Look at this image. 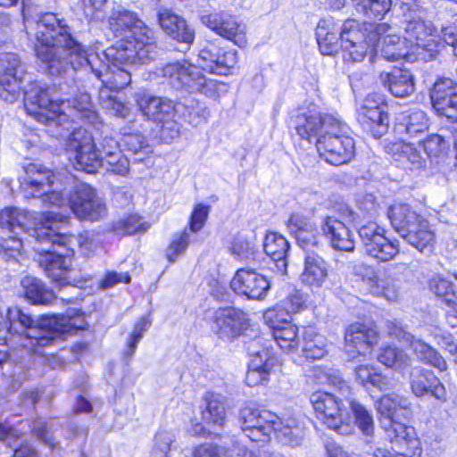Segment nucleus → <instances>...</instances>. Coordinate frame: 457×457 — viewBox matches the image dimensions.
<instances>
[{"instance_id": "56", "label": "nucleus", "mask_w": 457, "mask_h": 457, "mask_svg": "<svg viewBox=\"0 0 457 457\" xmlns=\"http://www.w3.org/2000/svg\"><path fill=\"white\" fill-rule=\"evenodd\" d=\"M99 96L104 107L113 115L120 118L129 116L130 112L129 107L116 96H110L106 89H100Z\"/></svg>"}, {"instance_id": "50", "label": "nucleus", "mask_w": 457, "mask_h": 457, "mask_svg": "<svg viewBox=\"0 0 457 457\" xmlns=\"http://www.w3.org/2000/svg\"><path fill=\"white\" fill-rule=\"evenodd\" d=\"M23 240L19 235L2 237L0 241V257L6 262L16 261L21 254Z\"/></svg>"}, {"instance_id": "23", "label": "nucleus", "mask_w": 457, "mask_h": 457, "mask_svg": "<svg viewBox=\"0 0 457 457\" xmlns=\"http://www.w3.org/2000/svg\"><path fill=\"white\" fill-rule=\"evenodd\" d=\"M388 333L390 336L396 337L401 342L409 343L414 354L420 361L433 366L440 371L446 370L447 365L445 361L436 349L424 341L415 338L412 335L406 332L401 326H398L395 323H391L388 326Z\"/></svg>"}, {"instance_id": "14", "label": "nucleus", "mask_w": 457, "mask_h": 457, "mask_svg": "<svg viewBox=\"0 0 457 457\" xmlns=\"http://www.w3.org/2000/svg\"><path fill=\"white\" fill-rule=\"evenodd\" d=\"M370 40H374L375 54H380L387 61H398L400 59L412 60L413 54L410 50L409 44L397 33V29L387 23L373 24L370 29Z\"/></svg>"}, {"instance_id": "9", "label": "nucleus", "mask_w": 457, "mask_h": 457, "mask_svg": "<svg viewBox=\"0 0 457 457\" xmlns=\"http://www.w3.org/2000/svg\"><path fill=\"white\" fill-rule=\"evenodd\" d=\"M157 75L177 90L200 93L213 100H218L228 91L226 83L207 79L197 66L186 60L165 64L158 69Z\"/></svg>"}, {"instance_id": "46", "label": "nucleus", "mask_w": 457, "mask_h": 457, "mask_svg": "<svg viewBox=\"0 0 457 457\" xmlns=\"http://www.w3.org/2000/svg\"><path fill=\"white\" fill-rule=\"evenodd\" d=\"M272 336L280 349L285 352H293L299 347L298 328L292 322L272 330Z\"/></svg>"}, {"instance_id": "32", "label": "nucleus", "mask_w": 457, "mask_h": 457, "mask_svg": "<svg viewBox=\"0 0 457 457\" xmlns=\"http://www.w3.org/2000/svg\"><path fill=\"white\" fill-rule=\"evenodd\" d=\"M24 170L21 187L27 198L37 197L41 192L46 191V187L54 183L55 178L52 170L37 163H29Z\"/></svg>"}, {"instance_id": "11", "label": "nucleus", "mask_w": 457, "mask_h": 457, "mask_svg": "<svg viewBox=\"0 0 457 457\" xmlns=\"http://www.w3.org/2000/svg\"><path fill=\"white\" fill-rule=\"evenodd\" d=\"M402 28L415 58L431 61L443 48L441 33L433 21L419 14H410L403 21Z\"/></svg>"}, {"instance_id": "2", "label": "nucleus", "mask_w": 457, "mask_h": 457, "mask_svg": "<svg viewBox=\"0 0 457 457\" xmlns=\"http://www.w3.org/2000/svg\"><path fill=\"white\" fill-rule=\"evenodd\" d=\"M3 323L6 324L8 337L19 336L21 345L37 353L61 336L85 330L88 326L85 314L78 309H68L64 314L43 316L35 321L18 306L8 308L6 320L3 318Z\"/></svg>"}, {"instance_id": "49", "label": "nucleus", "mask_w": 457, "mask_h": 457, "mask_svg": "<svg viewBox=\"0 0 457 457\" xmlns=\"http://www.w3.org/2000/svg\"><path fill=\"white\" fill-rule=\"evenodd\" d=\"M147 228L148 225L143 222L141 218L136 214L122 218L112 225V231L119 237L143 233Z\"/></svg>"}, {"instance_id": "55", "label": "nucleus", "mask_w": 457, "mask_h": 457, "mask_svg": "<svg viewBox=\"0 0 457 457\" xmlns=\"http://www.w3.org/2000/svg\"><path fill=\"white\" fill-rule=\"evenodd\" d=\"M264 322L272 329L280 328L291 321V314L282 306L268 309L263 313Z\"/></svg>"}, {"instance_id": "4", "label": "nucleus", "mask_w": 457, "mask_h": 457, "mask_svg": "<svg viewBox=\"0 0 457 457\" xmlns=\"http://www.w3.org/2000/svg\"><path fill=\"white\" fill-rule=\"evenodd\" d=\"M67 222L68 217L61 213L42 216V226L34 229L37 240L33 248L38 255L40 267L53 281L60 286H78L79 281L71 269L73 250L69 245L71 237L61 231Z\"/></svg>"}, {"instance_id": "24", "label": "nucleus", "mask_w": 457, "mask_h": 457, "mask_svg": "<svg viewBox=\"0 0 457 457\" xmlns=\"http://www.w3.org/2000/svg\"><path fill=\"white\" fill-rule=\"evenodd\" d=\"M378 339L375 328L361 322H354L345 329V351L351 358L365 355L372 350Z\"/></svg>"}, {"instance_id": "64", "label": "nucleus", "mask_w": 457, "mask_h": 457, "mask_svg": "<svg viewBox=\"0 0 457 457\" xmlns=\"http://www.w3.org/2000/svg\"><path fill=\"white\" fill-rule=\"evenodd\" d=\"M130 277L127 272L107 271L99 282V287L109 289L120 283H129Z\"/></svg>"}, {"instance_id": "42", "label": "nucleus", "mask_w": 457, "mask_h": 457, "mask_svg": "<svg viewBox=\"0 0 457 457\" xmlns=\"http://www.w3.org/2000/svg\"><path fill=\"white\" fill-rule=\"evenodd\" d=\"M396 129L398 132H405L411 137L423 133L428 129V120L426 113L420 110L403 112L398 117Z\"/></svg>"}, {"instance_id": "61", "label": "nucleus", "mask_w": 457, "mask_h": 457, "mask_svg": "<svg viewBox=\"0 0 457 457\" xmlns=\"http://www.w3.org/2000/svg\"><path fill=\"white\" fill-rule=\"evenodd\" d=\"M294 237L303 249L318 245L320 236L315 222L312 221L305 230L299 232Z\"/></svg>"}, {"instance_id": "13", "label": "nucleus", "mask_w": 457, "mask_h": 457, "mask_svg": "<svg viewBox=\"0 0 457 457\" xmlns=\"http://www.w3.org/2000/svg\"><path fill=\"white\" fill-rule=\"evenodd\" d=\"M348 130V126L340 120L339 129L326 130V134L317 139L319 154L328 163L338 166L353 158L355 144Z\"/></svg>"}, {"instance_id": "8", "label": "nucleus", "mask_w": 457, "mask_h": 457, "mask_svg": "<svg viewBox=\"0 0 457 457\" xmlns=\"http://www.w3.org/2000/svg\"><path fill=\"white\" fill-rule=\"evenodd\" d=\"M65 150L74 168L87 173H96L105 167L107 171L123 176L129 169V162L121 150L103 157L96 150L92 134L81 128L69 136Z\"/></svg>"}, {"instance_id": "47", "label": "nucleus", "mask_w": 457, "mask_h": 457, "mask_svg": "<svg viewBox=\"0 0 457 457\" xmlns=\"http://www.w3.org/2000/svg\"><path fill=\"white\" fill-rule=\"evenodd\" d=\"M378 360L383 365L402 371L410 364L411 358L402 349L395 346L381 348Z\"/></svg>"}, {"instance_id": "29", "label": "nucleus", "mask_w": 457, "mask_h": 457, "mask_svg": "<svg viewBox=\"0 0 457 457\" xmlns=\"http://www.w3.org/2000/svg\"><path fill=\"white\" fill-rule=\"evenodd\" d=\"M135 101L143 115L154 122L175 116L173 102L168 98L155 96L142 91L135 95Z\"/></svg>"}, {"instance_id": "28", "label": "nucleus", "mask_w": 457, "mask_h": 457, "mask_svg": "<svg viewBox=\"0 0 457 457\" xmlns=\"http://www.w3.org/2000/svg\"><path fill=\"white\" fill-rule=\"evenodd\" d=\"M237 63V53L218 47L200 51L198 65L202 70L217 75H227Z\"/></svg>"}, {"instance_id": "35", "label": "nucleus", "mask_w": 457, "mask_h": 457, "mask_svg": "<svg viewBox=\"0 0 457 457\" xmlns=\"http://www.w3.org/2000/svg\"><path fill=\"white\" fill-rule=\"evenodd\" d=\"M158 21L162 30L171 38L191 44L195 38V33L186 21L180 16L164 9L158 13Z\"/></svg>"}, {"instance_id": "6", "label": "nucleus", "mask_w": 457, "mask_h": 457, "mask_svg": "<svg viewBox=\"0 0 457 457\" xmlns=\"http://www.w3.org/2000/svg\"><path fill=\"white\" fill-rule=\"evenodd\" d=\"M310 402L316 417L337 433L352 435L356 425L363 435L373 434V417L362 404L320 390L311 395Z\"/></svg>"}, {"instance_id": "27", "label": "nucleus", "mask_w": 457, "mask_h": 457, "mask_svg": "<svg viewBox=\"0 0 457 457\" xmlns=\"http://www.w3.org/2000/svg\"><path fill=\"white\" fill-rule=\"evenodd\" d=\"M354 272L361 278L370 294L383 296L390 302L399 299V290L394 278L379 277L372 267L363 263L356 265Z\"/></svg>"}, {"instance_id": "62", "label": "nucleus", "mask_w": 457, "mask_h": 457, "mask_svg": "<svg viewBox=\"0 0 457 457\" xmlns=\"http://www.w3.org/2000/svg\"><path fill=\"white\" fill-rule=\"evenodd\" d=\"M156 123L161 124L160 137L164 143H170L179 137L180 126L176 120H174V117L165 118L162 121Z\"/></svg>"}, {"instance_id": "31", "label": "nucleus", "mask_w": 457, "mask_h": 457, "mask_svg": "<svg viewBox=\"0 0 457 457\" xmlns=\"http://www.w3.org/2000/svg\"><path fill=\"white\" fill-rule=\"evenodd\" d=\"M259 342L254 340L248 347L252 354V359L245 376V381L249 386H255L266 382L276 361L275 358L270 355L268 349L254 352L253 348Z\"/></svg>"}, {"instance_id": "57", "label": "nucleus", "mask_w": 457, "mask_h": 457, "mask_svg": "<svg viewBox=\"0 0 457 457\" xmlns=\"http://www.w3.org/2000/svg\"><path fill=\"white\" fill-rule=\"evenodd\" d=\"M150 325L151 320L146 317L140 318L135 324L134 330L128 343V349L124 353L126 357L131 358L133 356L138 342L143 337L144 333L149 328Z\"/></svg>"}, {"instance_id": "21", "label": "nucleus", "mask_w": 457, "mask_h": 457, "mask_svg": "<svg viewBox=\"0 0 457 457\" xmlns=\"http://www.w3.org/2000/svg\"><path fill=\"white\" fill-rule=\"evenodd\" d=\"M231 288L248 299L262 300L270 288L267 278L253 269H239L233 277Z\"/></svg>"}, {"instance_id": "30", "label": "nucleus", "mask_w": 457, "mask_h": 457, "mask_svg": "<svg viewBox=\"0 0 457 457\" xmlns=\"http://www.w3.org/2000/svg\"><path fill=\"white\" fill-rule=\"evenodd\" d=\"M410 386L411 392L418 397L430 394L438 400H445V388L431 370L421 367L413 368L410 373Z\"/></svg>"}, {"instance_id": "7", "label": "nucleus", "mask_w": 457, "mask_h": 457, "mask_svg": "<svg viewBox=\"0 0 457 457\" xmlns=\"http://www.w3.org/2000/svg\"><path fill=\"white\" fill-rule=\"evenodd\" d=\"M244 434L253 442H267L272 435L283 445L297 446L303 437V427L299 416L286 414L278 417L267 411L245 406L239 411Z\"/></svg>"}, {"instance_id": "3", "label": "nucleus", "mask_w": 457, "mask_h": 457, "mask_svg": "<svg viewBox=\"0 0 457 457\" xmlns=\"http://www.w3.org/2000/svg\"><path fill=\"white\" fill-rule=\"evenodd\" d=\"M24 108L38 122L66 130L75 117L91 124L98 121L88 94L80 93L71 103L59 97L54 87L38 82L32 83L25 91Z\"/></svg>"}, {"instance_id": "33", "label": "nucleus", "mask_w": 457, "mask_h": 457, "mask_svg": "<svg viewBox=\"0 0 457 457\" xmlns=\"http://www.w3.org/2000/svg\"><path fill=\"white\" fill-rule=\"evenodd\" d=\"M205 409L202 412V420L209 429L221 430L227 423L226 397L213 392L204 396Z\"/></svg>"}, {"instance_id": "15", "label": "nucleus", "mask_w": 457, "mask_h": 457, "mask_svg": "<svg viewBox=\"0 0 457 457\" xmlns=\"http://www.w3.org/2000/svg\"><path fill=\"white\" fill-rule=\"evenodd\" d=\"M297 134L305 140L312 141L326 134V130L339 129L340 120L328 113L321 112L314 104L306 110H300L295 120Z\"/></svg>"}, {"instance_id": "53", "label": "nucleus", "mask_w": 457, "mask_h": 457, "mask_svg": "<svg viewBox=\"0 0 457 457\" xmlns=\"http://www.w3.org/2000/svg\"><path fill=\"white\" fill-rule=\"evenodd\" d=\"M430 290L438 297H442L447 305L453 304L456 300V295L453 290V286L449 280L436 276L429 283Z\"/></svg>"}, {"instance_id": "43", "label": "nucleus", "mask_w": 457, "mask_h": 457, "mask_svg": "<svg viewBox=\"0 0 457 457\" xmlns=\"http://www.w3.org/2000/svg\"><path fill=\"white\" fill-rule=\"evenodd\" d=\"M21 284L24 297L33 304H50L55 298L54 292L37 278L27 276Z\"/></svg>"}, {"instance_id": "19", "label": "nucleus", "mask_w": 457, "mask_h": 457, "mask_svg": "<svg viewBox=\"0 0 457 457\" xmlns=\"http://www.w3.org/2000/svg\"><path fill=\"white\" fill-rule=\"evenodd\" d=\"M248 326L246 314L232 307L218 309L212 318V331L225 341H232L240 337Z\"/></svg>"}, {"instance_id": "36", "label": "nucleus", "mask_w": 457, "mask_h": 457, "mask_svg": "<svg viewBox=\"0 0 457 457\" xmlns=\"http://www.w3.org/2000/svg\"><path fill=\"white\" fill-rule=\"evenodd\" d=\"M380 80L395 97H406L415 89L413 75L408 70L394 68L391 71L381 72Z\"/></svg>"}, {"instance_id": "48", "label": "nucleus", "mask_w": 457, "mask_h": 457, "mask_svg": "<svg viewBox=\"0 0 457 457\" xmlns=\"http://www.w3.org/2000/svg\"><path fill=\"white\" fill-rule=\"evenodd\" d=\"M356 12L367 18H382L391 8V0H351Z\"/></svg>"}, {"instance_id": "59", "label": "nucleus", "mask_w": 457, "mask_h": 457, "mask_svg": "<svg viewBox=\"0 0 457 457\" xmlns=\"http://www.w3.org/2000/svg\"><path fill=\"white\" fill-rule=\"evenodd\" d=\"M232 253L238 258L245 261H255L259 254L254 244L244 238H237L234 241Z\"/></svg>"}, {"instance_id": "37", "label": "nucleus", "mask_w": 457, "mask_h": 457, "mask_svg": "<svg viewBox=\"0 0 457 457\" xmlns=\"http://www.w3.org/2000/svg\"><path fill=\"white\" fill-rule=\"evenodd\" d=\"M375 407L382 428L406 417L408 411L407 401L398 395H383L376 402Z\"/></svg>"}, {"instance_id": "12", "label": "nucleus", "mask_w": 457, "mask_h": 457, "mask_svg": "<svg viewBox=\"0 0 457 457\" xmlns=\"http://www.w3.org/2000/svg\"><path fill=\"white\" fill-rule=\"evenodd\" d=\"M373 24L361 23L356 20H346L341 27L340 47L343 58L347 62H359L366 56L375 55L374 40L370 39Z\"/></svg>"}, {"instance_id": "26", "label": "nucleus", "mask_w": 457, "mask_h": 457, "mask_svg": "<svg viewBox=\"0 0 457 457\" xmlns=\"http://www.w3.org/2000/svg\"><path fill=\"white\" fill-rule=\"evenodd\" d=\"M320 229L333 249L343 252L354 250L355 241L353 231L336 215L323 217Z\"/></svg>"}, {"instance_id": "45", "label": "nucleus", "mask_w": 457, "mask_h": 457, "mask_svg": "<svg viewBox=\"0 0 457 457\" xmlns=\"http://www.w3.org/2000/svg\"><path fill=\"white\" fill-rule=\"evenodd\" d=\"M303 353L306 359H320L327 353V339L316 332L313 328H307L303 332Z\"/></svg>"}, {"instance_id": "34", "label": "nucleus", "mask_w": 457, "mask_h": 457, "mask_svg": "<svg viewBox=\"0 0 457 457\" xmlns=\"http://www.w3.org/2000/svg\"><path fill=\"white\" fill-rule=\"evenodd\" d=\"M328 277V267L321 256L309 253L303 260V270L300 274L302 284L311 289H319Z\"/></svg>"}, {"instance_id": "25", "label": "nucleus", "mask_w": 457, "mask_h": 457, "mask_svg": "<svg viewBox=\"0 0 457 457\" xmlns=\"http://www.w3.org/2000/svg\"><path fill=\"white\" fill-rule=\"evenodd\" d=\"M429 96L438 115L451 120L457 118V84L452 79L442 78L436 80Z\"/></svg>"}, {"instance_id": "18", "label": "nucleus", "mask_w": 457, "mask_h": 457, "mask_svg": "<svg viewBox=\"0 0 457 457\" xmlns=\"http://www.w3.org/2000/svg\"><path fill=\"white\" fill-rule=\"evenodd\" d=\"M201 21L217 35L232 41L239 47L246 46V25L237 17L225 12H211L202 14Z\"/></svg>"}, {"instance_id": "16", "label": "nucleus", "mask_w": 457, "mask_h": 457, "mask_svg": "<svg viewBox=\"0 0 457 457\" xmlns=\"http://www.w3.org/2000/svg\"><path fill=\"white\" fill-rule=\"evenodd\" d=\"M68 204L79 220H98L106 212L105 204L98 197L96 191L86 183H79L74 187Z\"/></svg>"}, {"instance_id": "22", "label": "nucleus", "mask_w": 457, "mask_h": 457, "mask_svg": "<svg viewBox=\"0 0 457 457\" xmlns=\"http://www.w3.org/2000/svg\"><path fill=\"white\" fill-rule=\"evenodd\" d=\"M50 213L54 212H46L40 213L37 217L32 218L24 210L16 207H5L0 212V228L15 235L20 234L16 231L19 229L28 234L31 240L36 241L37 235L34 229L42 226V216Z\"/></svg>"}, {"instance_id": "20", "label": "nucleus", "mask_w": 457, "mask_h": 457, "mask_svg": "<svg viewBox=\"0 0 457 457\" xmlns=\"http://www.w3.org/2000/svg\"><path fill=\"white\" fill-rule=\"evenodd\" d=\"M3 62L5 66L0 71V98L12 104L21 96L25 71L15 54H6Z\"/></svg>"}, {"instance_id": "63", "label": "nucleus", "mask_w": 457, "mask_h": 457, "mask_svg": "<svg viewBox=\"0 0 457 457\" xmlns=\"http://www.w3.org/2000/svg\"><path fill=\"white\" fill-rule=\"evenodd\" d=\"M312 219L302 212L292 213L287 220V228L290 234L295 237L299 232L305 230L312 222Z\"/></svg>"}, {"instance_id": "60", "label": "nucleus", "mask_w": 457, "mask_h": 457, "mask_svg": "<svg viewBox=\"0 0 457 457\" xmlns=\"http://www.w3.org/2000/svg\"><path fill=\"white\" fill-rule=\"evenodd\" d=\"M210 206L203 204H196L189 219V231L196 233L200 231L208 218Z\"/></svg>"}, {"instance_id": "10", "label": "nucleus", "mask_w": 457, "mask_h": 457, "mask_svg": "<svg viewBox=\"0 0 457 457\" xmlns=\"http://www.w3.org/2000/svg\"><path fill=\"white\" fill-rule=\"evenodd\" d=\"M387 216L394 229L419 251L422 252L435 243L436 234L429 221L410 204H392Z\"/></svg>"}, {"instance_id": "39", "label": "nucleus", "mask_w": 457, "mask_h": 457, "mask_svg": "<svg viewBox=\"0 0 457 457\" xmlns=\"http://www.w3.org/2000/svg\"><path fill=\"white\" fill-rule=\"evenodd\" d=\"M338 24L332 18L319 21L316 28V38L320 51L324 55H332L338 50L340 40Z\"/></svg>"}, {"instance_id": "54", "label": "nucleus", "mask_w": 457, "mask_h": 457, "mask_svg": "<svg viewBox=\"0 0 457 457\" xmlns=\"http://www.w3.org/2000/svg\"><path fill=\"white\" fill-rule=\"evenodd\" d=\"M175 441V436L171 431L159 430L154 439L152 450L153 457H168L172 443Z\"/></svg>"}, {"instance_id": "5", "label": "nucleus", "mask_w": 457, "mask_h": 457, "mask_svg": "<svg viewBox=\"0 0 457 457\" xmlns=\"http://www.w3.org/2000/svg\"><path fill=\"white\" fill-rule=\"evenodd\" d=\"M108 28L115 37L120 39L103 52L105 58L112 62H150L155 58L154 32L136 12L121 5L113 7L108 16Z\"/></svg>"}, {"instance_id": "51", "label": "nucleus", "mask_w": 457, "mask_h": 457, "mask_svg": "<svg viewBox=\"0 0 457 457\" xmlns=\"http://www.w3.org/2000/svg\"><path fill=\"white\" fill-rule=\"evenodd\" d=\"M190 243V233L185 229L181 233L173 236L166 249V258L170 262H174L183 255Z\"/></svg>"}, {"instance_id": "44", "label": "nucleus", "mask_w": 457, "mask_h": 457, "mask_svg": "<svg viewBox=\"0 0 457 457\" xmlns=\"http://www.w3.org/2000/svg\"><path fill=\"white\" fill-rule=\"evenodd\" d=\"M359 119L362 126L369 130L374 137L378 138L387 131L389 123L387 109L359 112Z\"/></svg>"}, {"instance_id": "58", "label": "nucleus", "mask_w": 457, "mask_h": 457, "mask_svg": "<svg viewBox=\"0 0 457 457\" xmlns=\"http://www.w3.org/2000/svg\"><path fill=\"white\" fill-rule=\"evenodd\" d=\"M121 146L124 151L133 154L149 152L145 137L140 133H124L121 137Z\"/></svg>"}, {"instance_id": "41", "label": "nucleus", "mask_w": 457, "mask_h": 457, "mask_svg": "<svg viewBox=\"0 0 457 457\" xmlns=\"http://www.w3.org/2000/svg\"><path fill=\"white\" fill-rule=\"evenodd\" d=\"M388 440L400 448H418L420 441L414 428L402 423L400 420L382 428Z\"/></svg>"}, {"instance_id": "17", "label": "nucleus", "mask_w": 457, "mask_h": 457, "mask_svg": "<svg viewBox=\"0 0 457 457\" xmlns=\"http://www.w3.org/2000/svg\"><path fill=\"white\" fill-rule=\"evenodd\" d=\"M359 237L367 254L380 262L392 260L399 252L397 242L385 236V229L376 222H368L360 227Z\"/></svg>"}, {"instance_id": "52", "label": "nucleus", "mask_w": 457, "mask_h": 457, "mask_svg": "<svg viewBox=\"0 0 457 457\" xmlns=\"http://www.w3.org/2000/svg\"><path fill=\"white\" fill-rule=\"evenodd\" d=\"M449 145L444 137L438 134H432L423 141L424 151L430 159L446 155Z\"/></svg>"}, {"instance_id": "38", "label": "nucleus", "mask_w": 457, "mask_h": 457, "mask_svg": "<svg viewBox=\"0 0 457 457\" xmlns=\"http://www.w3.org/2000/svg\"><path fill=\"white\" fill-rule=\"evenodd\" d=\"M386 150L393 158L403 163L411 170L425 168L426 160L413 144L403 141L394 142L386 146Z\"/></svg>"}, {"instance_id": "40", "label": "nucleus", "mask_w": 457, "mask_h": 457, "mask_svg": "<svg viewBox=\"0 0 457 457\" xmlns=\"http://www.w3.org/2000/svg\"><path fill=\"white\" fill-rule=\"evenodd\" d=\"M263 249L276 265L278 271L281 274L287 273V256L289 251V243L282 236L276 232H270L266 235L263 242Z\"/></svg>"}, {"instance_id": "1", "label": "nucleus", "mask_w": 457, "mask_h": 457, "mask_svg": "<svg viewBox=\"0 0 457 457\" xmlns=\"http://www.w3.org/2000/svg\"><path fill=\"white\" fill-rule=\"evenodd\" d=\"M23 16L27 34L33 35L37 40L36 54L51 75H60L69 66L74 70L89 67L104 84L102 89L121 90L131 82L130 71L125 66L148 62L140 60L112 62L103 54L87 53L71 37L66 21L54 12L42 13L36 19H30L24 11Z\"/></svg>"}]
</instances>
